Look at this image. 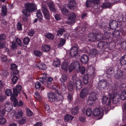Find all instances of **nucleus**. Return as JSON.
Segmentation results:
<instances>
[{"mask_svg": "<svg viewBox=\"0 0 126 126\" xmlns=\"http://www.w3.org/2000/svg\"><path fill=\"white\" fill-rule=\"evenodd\" d=\"M65 41L64 39L61 38L60 41L59 45L60 46L63 45L65 43Z\"/></svg>", "mask_w": 126, "mask_h": 126, "instance_id": "48", "label": "nucleus"}, {"mask_svg": "<svg viewBox=\"0 0 126 126\" xmlns=\"http://www.w3.org/2000/svg\"><path fill=\"white\" fill-rule=\"evenodd\" d=\"M108 99V97L106 96H104L102 99V102L103 104L106 103Z\"/></svg>", "mask_w": 126, "mask_h": 126, "instance_id": "59", "label": "nucleus"}, {"mask_svg": "<svg viewBox=\"0 0 126 126\" xmlns=\"http://www.w3.org/2000/svg\"><path fill=\"white\" fill-rule=\"evenodd\" d=\"M25 7L26 9L32 12L37 9L36 5L33 3H27L25 4Z\"/></svg>", "mask_w": 126, "mask_h": 126, "instance_id": "9", "label": "nucleus"}, {"mask_svg": "<svg viewBox=\"0 0 126 126\" xmlns=\"http://www.w3.org/2000/svg\"><path fill=\"white\" fill-rule=\"evenodd\" d=\"M98 51L95 49H93L91 50L90 51V53L91 54L94 55L98 53Z\"/></svg>", "mask_w": 126, "mask_h": 126, "instance_id": "53", "label": "nucleus"}, {"mask_svg": "<svg viewBox=\"0 0 126 126\" xmlns=\"http://www.w3.org/2000/svg\"><path fill=\"white\" fill-rule=\"evenodd\" d=\"M36 15L37 17L40 19H41L43 17V16L40 10H38L36 13Z\"/></svg>", "mask_w": 126, "mask_h": 126, "instance_id": "44", "label": "nucleus"}, {"mask_svg": "<svg viewBox=\"0 0 126 126\" xmlns=\"http://www.w3.org/2000/svg\"><path fill=\"white\" fill-rule=\"evenodd\" d=\"M11 76L12 77V80L13 82L14 83H16L17 82L18 78L15 74L11 73Z\"/></svg>", "mask_w": 126, "mask_h": 126, "instance_id": "28", "label": "nucleus"}, {"mask_svg": "<svg viewBox=\"0 0 126 126\" xmlns=\"http://www.w3.org/2000/svg\"><path fill=\"white\" fill-rule=\"evenodd\" d=\"M67 79V77L66 75L65 74H63L62 78H60V79L61 82L63 83Z\"/></svg>", "mask_w": 126, "mask_h": 126, "instance_id": "42", "label": "nucleus"}, {"mask_svg": "<svg viewBox=\"0 0 126 126\" xmlns=\"http://www.w3.org/2000/svg\"><path fill=\"white\" fill-rule=\"evenodd\" d=\"M1 74L4 77H6L8 75V72L5 70L2 71L1 72Z\"/></svg>", "mask_w": 126, "mask_h": 126, "instance_id": "63", "label": "nucleus"}, {"mask_svg": "<svg viewBox=\"0 0 126 126\" xmlns=\"http://www.w3.org/2000/svg\"><path fill=\"white\" fill-rule=\"evenodd\" d=\"M1 59L3 62H5L7 60V57L6 56L2 55L1 57Z\"/></svg>", "mask_w": 126, "mask_h": 126, "instance_id": "58", "label": "nucleus"}, {"mask_svg": "<svg viewBox=\"0 0 126 126\" xmlns=\"http://www.w3.org/2000/svg\"><path fill=\"white\" fill-rule=\"evenodd\" d=\"M83 80L85 84H87L88 83V78L87 75H85L84 76Z\"/></svg>", "mask_w": 126, "mask_h": 126, "instance_id": "38", "label": "nucleus"}, {"mask_svg": "<svg viewBox=\"0 0 126 126\" xmlns=\"http://www.w3.org/2000/svg\"><path fill=\"white\" fill-rule=\"evenodd\" d=\"M11 48L13 49H16L17 48V45L15 42H12V45L11 46Z\"/></svg>", "mask_w": 126, "mask_h": 126, "instance_id": "46", "label": "nucleus"}, {"mask_svg": "<svg viewBox=\"0 0 126 126\" xmlns=\"http://www.w3.org/2000/svg\"><path fill=\"white\" fill-rule=\"evenodd\" d=\"M120 62L122 65H125L126 64V55L121 57L120 59Z\"/></svg>", "mask_w": 126, "mask_h": 126, "instance_id": "29", "label": "nucleus"}, {"mask_svg": "<svg viewBox=\"0 0 126 126\" xmlns=\"http://www.w3.org/2000/svg\"><path fill=\"white\" fill-rule=\"evenodd\" d=\"M22 12L23 13L24 15L27 16H29L30 14L31 13V12L30 11L26 9V8L23 10Z\"/></svg>", "mask_w": 126, "mask_h": 126, "instance_id": "36", "label": "nucleus"}, {"mask_svg": "<svg viewBox=\"0 0 126 126\" xmlns=\"http://www.w3.org/2000/svg\"><path fill=\"white\" fill-rule=\"evenodd\" d=\"M123 74V72L122 70L118 69L116 71V73L115 75V77L116 78L120 79L122 77Z\"/></svg>", "mask_w": 126, "mask_h": 126, "instance_id": "19", "label": "nucleus"}, {"mask_svg": "<svg viewBox=\"0 0 126 126\" xmlns=\"http://www.w3.org/2000/svg\"><path fill=\"white\" fill-rule=\"evenodd\" d=\"M76 6V3L74 0H71L70 1L68 5V8L69 9L72 10L73 9L72 8L74 7V8Z\"/></svg>", "mask_w": 126, "mask_h": 126, "instance_id": "22", "label": "nucleus"}, {"mask_svg": "<svg viewBox=\"0 0 126 126\" xmlns=\"http://www.w3.org/2000/svg\"><path fill=\"white\" fill-rule=\"evenodd\" d=\"M96 93L94 92H91L87 100L88 105H92V101H94L96 100Z\"/></svg>", "mask_w": 126, "mask_h": 126, "instance_id": "7", "label": "nucleus"}, {"mask_svg": "<svg viewBox=\"0 0 126 126\" xmlns=\"http://www.w3.org/2000/svg\"><path fill=\"white\" fill-rule=\"evenodd\" d=\"M61 63V62L60 60L58 58L55 59L53 63V65L56 67H59L60 66Z\"/></svg>", "mask_w": 126, "mask_h": 126, "instance_id": "30", "label": "nucleus"}, {"mask_svg": "<svg viewBox=\"0 0 126 126\" xmlns=\"http://www.w3.org/2000/svg\"><path fill=\"white\" fill-rule=\"evenodd\" d=\"M46 3L48 4L49 8L51 11L55 12L56 10L55 8L54 5L52 2L48 1H44L42 3V11L44 17L46 19L48 20L50 18V15L47 7L45 6Z\"/></svg>", "mask_w": 126, "mask_h": 126, "instance_id": "1", "label": "nucleus"}, {"mask_svg": "<svg viewBox=\"0 0 126 126\" xmlns=\"http://www.w3.org/2000/svg\"><path fill=\"white\" fill-rule=\"evenodd\" d=\"M79 112V109L77 107L73 108L71 111V113L73 115H76L78 114Z\"/></svg>", "mask_w": 126, "mask_h": 126, "instance_id": "33", "label": "nucleus"}, {"mask_svg": "<svg viewBox=\"0 0 126 126\" xmlns=\"http://www.w3.org/2000/svg\"><path fill=\"white\" fill-rule=\"evenodd\" d=\"M68 17L70 21L67 22V24L71 25L75 23V22L76 16L74 13H71L69 15Z\"/></svg>", "mask_w": 126, "mask_h": 126, "instance_id": "10", "label": "nucleus"}, {"mask_svg": "<svg viewBox=\"0 0 126 126\" xmlns=\"http://www.w3.org/2000/svg\"><path fill=\"white\" fill-rule=\"evenodd\" d=\"M107 85V83L104 80H100L98 85L99 89H102L105 88Z\"/></svg>", "mask_w": 126, "mask_h": 126, "instance_id": "15", "label": "nucleus"}, {"mask_svg": "<svg viewBox=\"0 0 126 126\" xmlns=\"http://www.w3.org/2000/svg\"><path fill=\"white\" fill-rule=\"evenodd\" d=\"M88 40L91 42L95 41L96 39V35L93 33H90L88 34Z\"/></svg>", "mask_w": 126, "mask_h": 126, "instance_id": "20", "label": "nucleus"}, {"mask_svg": "<svg viewBox=\"0 0 126 126\" xmlns=\"http://www.w3.org/2000/svg\"><path fill=\"white\" fill-rule=\"evenodd\" d=\"M98 46L100 49H104L107 47L109 45L106 42H100L98 43Z\"/></svg>", "mask_w": 126, "mask_h": 126, "instance_id": "13", "label": "nucleus"}, {"mask_svg": "<svg viewBox=\"0 0 126 126\" xmlns=\"http://www.w3.org/2000/svg\"><path fill=\"white\" fill-rule=\"evenodd\" d=\"M17 95H16L13 93L10 98L11 100L13 102L14 106H16L18 105V101L16 98V97L17 96Z\"/></svg>", "mask_w": 126, "mask_h": 126, "instance_id": "16", "label": "nucleus"}, {"mask_svg": "<svg viewBox=\"0 0 126 126\" xmlns=\"http://www.w3.org/2000/svg\"><path fill=\"white\" fill-rule=\"evenodd\" d=\"M79 63L77 61H75L73 62L70 65L69 67H68V69L70 72H71L74 69H77L80 66Z\"/></svg>", "mask_w": 126, "mask_h": 126, "instance_id": "6", "label": "nucleus"}, {"mask_svg": "<svg viewBox=\"0 0 126 126\" xmlns=\"http://www.w3.org/2000/svg\"><path fill=\"white\" fill-rule=\"evenodd\" d=\"M12 92L11 89H8L5 91V93L7 96H10L12 94Z\"/></svg>", "mask_w": 126, "mask_h": 126, "instance_id": "54", "label": "nucleus"}, {"mask_svg": "<svg viewBox=\"0 0 126 126\" xmlns=\"http://www.w3.org/2000/svg\"><path fill=\"white\" fill-rule=\"evenodd\" d=\"M88 57L86 55H82L81 58V62L84 63H86L88 62Z\"/></svg>", "mask_w": 126, "mask_h": 126, "instance_id": "21", "label": "nucleus"}, {"mask_svg": "<svg viewBox=\"0 0 126 126\" xmlns=\"http://www.w3.org/2000/svg\"><path fill=\"white\" fill-rule=\"evenodd\" d=\"M45 36L46 37L50 40H52L54 38L53 35L49 33H47Z\"/></svg>", "mask_w": 126, "mask_h": 126, "instance_id": "37", "label": "nucleus"}, {"mask_svg": "<svg viewBox=\"0 0 126 126\" xmlns=\"http://www.w3.org/2000/svg\"><path fill=\"white\" fill-rule=\"evenodd\" d=\"M68 63L66 62H64L63 63L61 66L62 69L67 71L68 68Z\"/></svg>", "mask_w": 126, "mask_h": 126, "instance_id": "40", "label": "nucleus"}, {"mask_svg": "<svg viewBox=\"0 0 126 126\" xmlns=\"http://www.w3.org/2000/svg\"><path fill=\"white\" fill-rule=\"evenodd\" d=\"M48 97L50 99V100L52 102L57 101L63 100V96L57 92L52 93L49 92L47 94Z\"/></svg>", "mask_w": 126, "mask_h": 126, "instance_id": "3", "label": "nucleus"}, {"mask_svg": "<svg viewBox=\"0 0 126 126\" xmlns=\"http://www.w3.org/2000/svg\"><path fill=\"white\" fill-rule=\"evenodd\" d=\"M34 55L38 57L41 56L42 55V52L38 50H35L34 51Z\"/></svg>", "mask_w": 126, "mask_h": 126, "instance_id": "45", "label": "nucleus"}, {"mask_svg": "<svg viewBox=\"0 0 126 126\" xmlns=\"http://www.w3.org/2000/svg\"><path fill=\"white\" fill-rule=\"evenodd\" d=\"M36 66L37 67L42 70L45 69L47 67L46 65L43 63H39L37 64Z\"/></svg>", "mask_w": 126, "mask_h": 126, "instance_id": "25", "label": "nucleus"}, {"mask_svg": "<svg viewBox=\"0 0 126 126\" xmlns=\"http://www.w3.org/2000/svg\"><path fill=\"white\" fill-rule=\"evenodd\" d=\"M30 41V38L28 37H26L23 39V42L24 44L25 45H28L29 44Z\"/></svg>", "mask_w": 126, "mask_h": 126, "instance_id": "43", "label": "nucleus"}, {"mask_svg": "<svg viewBox=\"0 0 126 126\" xmlns=\"http://www.w3.org/2000/svg\"><path fill=\"white\" fill-rule=\"evenodd\" d=\"M35 87L37 89H39L41 87V84L39 81L36 82L35 84Z\"/></svg>", "mask_w": 126, "mask_h": 126, "instance_id": "52", "label": "nucleus"}, {"mask_svg": "<svg viewBox=\"0 0 126 126\" xmlns=\"http://www.w3.org/2000/svg\"><path fill=\"white\" fill-rule=\"evenodd\" d=\"M4 107L5 110L8 112L11 111L13 109L12 104L9 102H6L4 106Z\"/></svg>", "mask_w": 126, "mask_h": 126, "instance_id": "12", "label": "nucleus"}, {"mask_svg": "<svg viewBox=\"0 0 126 126\" xmlns=\"http://www.w3.org/2000/svg\"><path fill=\"white\" fill-rule=\"evenodd\" d=\"M74 118V117L72 115L66 114L64 116V120L66 121H68L72 120Z\"/></svg>", "mask_w": 126, "mask_h": 126, "instance_id": "26", "label": "nucleus"}, {"mask_svg": "<svg viewBox=\"0 0 126 126\" xmlns=\"http://www.w3.org/2000/svg\"><path fill=\"white\" fill-rule=\"evenodd\" d=\"M27 114L28 116H30L33 114V113L29 109H27L26 110Z\"/></svg>", "mask_w": 126, "mask_h": 126, "instance_id": "55", "label": "nucleus"}, {"mask_svg": "<svg viewBox=\"0 0 126 126\" xmlns=\"http://www.w3.org/2000/svg\"><path fill=\"white\" fill-rule=\"evenodd\" d=\"M22 87L21 85H18L16 86V87L13 89V93L16 95L21 90Z\"/></svg>", "mask_w": 126, "mask_h": 126, "instance_id": "18", "label": "nucleus"}, {"mask_svg": "<svg viewBox=\"0 0 126 126\" xmlns=\"http://www.w3.org/2000/svg\"><path fill=\"white\" fill-rule=\"evenodd\" d=\"M93 3L92 0H87L86 1V5L87 7H88L90 6Z\"/></svg>", "mask_w": 126, "mask_h": 126, "instance_id": "57", "label": "nucleus"}, {"mask_svg": "<svg viewBox=\"0 0 126 126\" xmlns=\"http://www.w3.org/2000/svg\"><path fill=\"white\" fill-rule=\"evenodd\" d=\"M50 47L49 45H44L42 47V49L44 51L47 52L50 49Z\"/></svg>", "mask_w": 126, "mask_h": 126, "instance_id": "31", "label": "nucleus"}, {"mask_svg": "<svg viewBox=\"0 0 126 126\" xmlns=\"http://www.w3.org/2000/svg\"><path fill=\"white\" fill-rule=\"evenodd\" d=\"M39 80L43 84L47 86L48 88H50L51 87L49 86L51 84L52 81L53 79L51 77H48L47 79L42 77L39 78Z\"/></svg>", "mask_w": 126, "mask_h": 126, "instance_id": "4", "label": "nucleus"}, {"mask_svg": "<svg viewBox=\"0 0 126 126\" xmlns=\"http://www.w3.org/2000/svg\"><path fill=\"white\" fill-rule=\"evenodd\" d=\"M34 34V31L32 29L30 30L28 33V35L30 36H32Z\"/></svg>", "mask_w": 126, "mask_h": 126, "instance_id": "61", "label": "nucleus"}, {"mask_svg": "<svg viewBox=\"0 0 126 126\" xmlns=\"http://www.w3.org/2000/svg\"><path fill=\"white\" fill-rule=\"evenodd\" d=\"M106 73L109 75H111L114 73V70L112 69H108Z\"/></svg>", "mask_w": 126, "mask_h": 126, "instance_id": "49", "label": "nucleus"}, {"mask_svg": "<svg viewBox=\"0 0 126 126\" xmlns=\"http://www.w3.org/2000/svg\"><path fill=\"white\" fill-rule=\"evenodd\" d=\"M23 111L21 110H19L16 114V119H20L23 116Z\"/></svg>", "mask_w": 126, "mask_h": 126, "instance_id": "23", "label": "nucleus"}, {"mask_svg": "<svg viewBox=\"0 0 126 126\" xmlns=\"http://www.w3.org/2000/svg\"><path fill=\"white\" fill-rule=\"evenodd\" d=\"M34 97L36 100L39 101H40L42 99L41 97L39 95V94L37 92L35 93Z\"/></svg>", "mask_w": 126, "mask_h": 126, "instance_id": "41", "label": "nucleus"}, {"mask_svg": "<svg viewBox=\"0 0 126 126\" xmlns=\"http://www.w3.org/2000/svg\"><path fill=\"white\" fill-rule=\"evenodd\" d=\"M17 29L19 30H22V25L20 23H18L16 25Z\"/></svg>", "mask_w": 126, "mask_h": 126, "instance_id": "60", "label": "nucleus"}, {"mask_svg": "<svg viewBox=\"0 0 126 126\" xmlns=\"http://www.w3.org/2000/svg\"><path fill=\"white\" fill-rule=\"evenodd\" d=\"M92 110L89 108H88L86 111V113L87 115L88 116H90L91 115Z\"/></svg>", "mask_w": 126, "mask_h": 126, "instance_id": "47", "label": "nucleus"}, {"mask_svg": "<svg viewBox=\"0 0 126 126\" xmlns=\"http://www.w3.org/2000/svg\"><path fill=\"white\" fill-rule=\"evenodd\" d=\"M96 37V40H99L102 39L103 38V35L101 33H98L95 34Z\"/></svg>", "mask_w": 126, "mask_h": 126, "instance_id": "32", "label": "nucleus"}, {"mask_svg": "<svg viewBox=\"0 0 126 126\" xmlns=\"http://www.w3.org/2000/svg\"><path fill=\"white\" fill-rule=\"evenodd\" d=\"M5 42H0V48L2 49L4 48L5 46Z\"/></svg>", "mask_w": 126, "mask_h": 126, "instance_id": "62", "label": "nucleus"}, {"mask_svg": "<svg viewBox=\"0 0 126 126\" xmlns=\"http://www.w3.org/2000/svg\"><path fill=\"white\" fill-rule=\"evenodd\" d=\"M77 77L75 75L73 76L72 79L73 80V82L74 84V86H76V89L77 90L80 89L82 86V81L80 79L77 80Z\"/></svg>", "mask_w": 126, "mask_h": 126, "instance_id": "5", "label": "nucleus"}, {"mask_svg": "<svg viewBox=\"0 0 126 126\" xmlns=\"http://www.w3.org/2000/svg\"><path fill=\"white\" fill-rule=\"evenodd\" d=\"M109 98L110 100L108 104V106L110 105L111 103L110 100H112L113 103L114 104L116 103L118 101L119 98L122 100H124L126 99V91H123L120 94L118 93H111L109 95Z\"/></svg>", "mask_w": 126, "mask_h": 126, "instance_id": "2", "label": "nucleus"}, {"mask_svg": "<svg viewBox=\"0 0 126 126\" xmlns=\"http://www.w3.org/2000/svg\"><path fill=\"white\" fill-rule=\"evenodd\" d=\"M74 86V82H72L69 83L68 85V90L70 91H72L73 90V86Z\"/></svg>", "mask_w": 126, "mask_h": 126, "instance_id": "34", "label": "nucleus"}, {"mask_svg": "<svg viewBox=\"0 0 126 126\" xmlns=\"http://www.w3.org/2000/svg\"><path fill=\"white\" fill-rule=\"evenodd\" d=\"M111 6V4L109 2L105 3L102 5V7L104 8H110Z\"/></svg>", "mask_w": 126, "mask_h": 126, "instance_id": "39", "label": "nucleus"}, {"mask_svg": "<svg viewBox=\"0 0 126 126\" xmlns=\"http://www.w3.org/2000/svg\"><path fill=\"white\" fill-rule=\"evenodd\" d=\"M62 12L63 14L65 15H67L68 14V11L65 8L62 9Z\"/></svg>", "mask_w": 126, "mask_h": 126, "instance_id": "50", "label": "nucleus"}, {"mask_svg": "<svg viewBox=\"0 0 126 126\" xmlns=\"http://www.w3.org/2000/svg\"><path fill=\"white\" fill-rule=\"evenodd\" d=\"M109 25L110 28L113 30L116 29L118 26V23L115 20H112L111 21Z\"/></svg>", "mask_w": 126, "mask_h": 126, "instance_id": "17", "label": "nucleus"}, {"mask_svg": "<svg viewBox=\"0 0 126 126\" xmlns=\"http://www.w3.org/2000/svg\"><path fill=\"white\" fill-rule=\"evenodd\" d=\"M77 71L78 72H80L81 74H84L85 72V68L83 66H80L77 69Z\"/></svg>", "mask_w": 126, "mask_h": 126, "instance_id": "24", "label": "nucleus"}, {"mask_svg": "<svg viewBox=\"0 0 126 126\" xmlns=\"http://www.w3.org/2000/svg\"><path fill=\"white\" fill-rule=\"evenodd\" d=\"M89 93L88 89L84 88L82 89L80 93V96L82 98H84L86 97Z\"/></svg>", "mask_w": 126, "mask_h": 126, "instance_id": "11", "label": "nucleus"}, {"mask_svg": "<svg viewBox=\"0 0 126 126\" xmlns=\"http://www.w3.org/2000/svg\"><path fill=\"white\" fill-rule=\"evenodd\" d=\"M103 110L101 108H96L94 109L92 112V114L95 116H100L101 118L103 115Z\"/></svg>", "mask_w": 126, "mask_h": 126, "instance_id": "8", "label": "nucleus"}, {"mask_svg": "<svg viewBox=\"0 0 126 126\" xmlns=\"http://www.w3.org/2000/svg\"><path fill=\"white\" fill-rule=\"evenodd\" d=\"M6 120L3 117L0 118V124H3L6 122Z\"/></svg>", "mask_w": 126, "mask_h": 126, "instance_id": "56", "label": "nucleus"}, {"mask_svg": "<svg viewBox=\"0 0 126 126\" xmlns=\"http://www.w3.org/2000/svg\"><path fill=\"white\" fill-rule=\"evenodd\" d=\"M16 41L18 45L20 46H21L22 45V44L21 41L20 39L18 38L16 39Z\"/></svg>", "mask_w": 126, "mask_h": 126, "instance_id": "64", "label": "nucleus"}, {"mask_svg": "<svg viewBox=\"0 0 126 126\" xmlns=\"http://www.w3.org/2000/svg\"><path fill=\"white\" fill-rule=\"evenodd\" d=\"M78 48L77 47H74L71 49L70 54L72 56H75L78 54Z\"/></svg>", "mask_w": 126, "mask_h": 126, "instance_id": "14", "label": "nucleus"}, {"mask_svg": "<svg viewBox=\"0 0 126 126\" xmlns=\"http://www.w3.org/2000/svg\"><path fill=\"white\" fill-rule=\"evenodd\" d=\"M2 9L1 15L4 16L6 15L7 11L6 6L5 5H3L2 7Z\"/></svg>", "mask_w": 126, "mask_h": 126, "instance_id": "27", "label": "nucleus"}, {"mask_svg": "<svg viewBox=\"0 0 126 126\" xmlns=\"http://www.w3.org/2000/svg\"><path fill=\"white\" fill-rule=\"evenodd\" d=\"M65 32V29L63 28H61L58 30L57 31V35L59 36H61L63 33Z\"/></svg>", "mask_w": 126, "mask_h": 126, "instance_id": "35", "label": "nucleus"}, {"mask_svg": "<svg viewBox=\"0 0 126 126\" xmlns=\"http://www.w3.org/2000/svg\"><path fill=\"white\" fill-rule=\"evenodd\" d=\"M26 121V118L25 117H23L22 119L18 121L19 123L21 124H24Z\"/></svg>", "mask_w": 126, "mask_h": 126, "instance_id": "51", "label": "nucleus"}]
</instances>
